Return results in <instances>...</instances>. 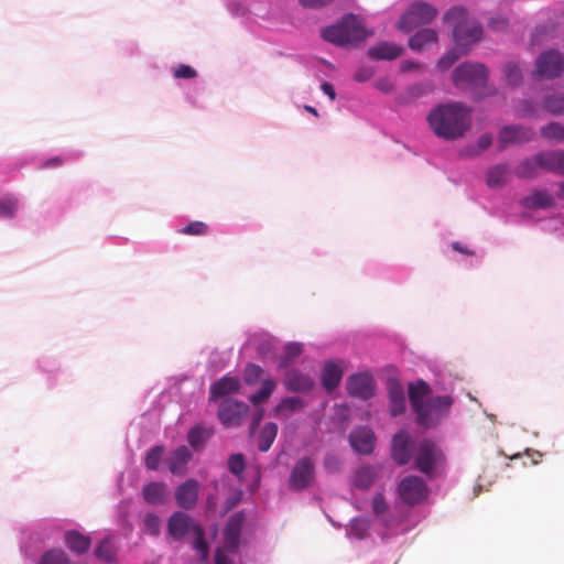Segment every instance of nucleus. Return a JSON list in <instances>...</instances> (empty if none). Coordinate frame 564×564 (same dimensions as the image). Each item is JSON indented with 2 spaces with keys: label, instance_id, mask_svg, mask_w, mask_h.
<instances>
[{
  "label": "nucleus",
  "instance_id": "14",
  "mask_svg": "<svg viewBox=\"0 0 564 564\" xmlns=\"http://www.w3.org/2000/svg\"><path fill=\"white\" fill-rule=\"evenodd\" d=\"M348 393L361 400H368L373 395L372 378L367 373L352 375L347 379Z\"/></svg>",
  "mask_w": 564,
  "mask_h": 564
},
{
  "label": "nucleus",
  "instance_id": "19",
  "mask_svg": "<svg viewBox=\"0 0 564 564\" xmlns=\"http://www.w3.org/2000/svg\"><path fill=\"white\" fill-rule=\"evenodd\" d=\"M387 389L390 402V414L391 416H399L405 412L406 401L404 389L401 382L397 379H389L387 382Z\"/></svg>",
  "mask_w": 564,
  "mask_h": 564
},
{
  "label": "nucleus",
  "instance_id": "55",
  "mask_svg": "<svg viewBox=\"0 0 564 564\" xmlns=\"http://www.w3.org/2000/svg\"><path fill=\"white\" fill-rule=\"evenodd\" d=\"M489 26L495 31H502L508 26V20L502 17L491 18L489 20Z\"/></svg>",
  "mask_w": 564,
  "mask_h": 564
},
{
  "label": "nucleus",
  "instance_id": "29",
  "mask_svg": "<svg viewBox=\"0 0 564 564\" xmlns=\"http://www.w3.org/2000/svg\"><path fill=\"white\" fill-rule=\"evenodd\" d=\"M438 40L436 31L432 29H423L417 31L409 40V46L413 51H423L435 44Z\"/></svg>",
  "mask_w": 564,
  "mask_h": 564
},
{
  "label": "nucleus",
  "instance_id": "44",
  "mask_svg": "<svg viewBox=\"0 0 564 564\" xmlns=\"http://www.w3.org/2000/svg\"><path fill=\"white\" fill-rule=\"evenodd\" d=\"M40 564H69V558L63 550L52 549L42 555Z\"/></svg>",
  "mask_w": 564,
  "mask_h": 564
},
{
  "label": "nucleus",
  "instance_id": "62",
  "mask_svg": "<svg viewBox=\"0 0 564 564\" xmlns=\"http://www.w3.org/2000/svg\"><path fill=\"white\" fill-rule=\"evenodd\" d=\"M321 88H322L323 93L326 94L332 100H334L336 98L335 89L330 83H328V82L323 83Z\"/></svg>",
  "mask_w": 564,
  "mask_h": 564
},
{
  "label": "nucleus",
  "instance_id": "54",
  "mask_svg": "<svg viewBox=\"0 0 564 564\" xmlns=\"http://www.w3.org/2000/svg\"><path fill=\"white\" fill-rule=\"evenodd\" d=\"M175 78L192 79L197 76V72L189 65L181 64L173 69Z\"/></svg>",
  "mask_w": 564,
  "mask_h": 564
},
{
  "label": "nucleus",
  "instance_id": "33",
  "mask_svg": "<svg viewBox=\"0 0 564 564\" xmlns=\"http://www.w3.org/2000/svg\"><path fill=\"white\" fill-rule=\"evenodd\" d=\"M540 170L541 167L538 163V154H535L533 158L521 161L516 167L514 173L519 178L531 180L539 175Z\"/></svg>",
  "mask_w": 564,
  "mask_h": 564
},
{
  "label": "nucleus",
  "instance_id": "39",
  "mask_svg": "<svg viewBox=\"0 0 564 564\" xmlns=\"http://www.w3.org/2000/svg\"><path fill=\"white\" fill-rule=\"evenodd\" d=\"M275 388L276 383L273 379H265L262 382L261 389L257 393L250 395L249 401L254 405L264 402L270 398Z\"/></svg>",
  "mask_w": 564,
  "mask_h": 564
},
{
  "label": "nucleus",
  "instance_id": "50",
  "mask_svg": "<svg viewBox=\"0 0 564 564\" xmlns=\"http://www.w3.org/2000/svg\"><path fill=\"white\" fill-rule=\"evenodd\" d=\"M246 463L242 454H232L228 459V469L231 474L240 477L245 471Z\"/></svg>",
  "mask_w": 564,
  "mask_h": 564
},
{
  "label": "nucleus",
  "instance_id": "32",
  "mask_svg": "<svg viewBox=\"0 0 564 564\" xmlns=\"http://www.w3.org/2000/svg\"><path fill=\"white\" fill-rule=\"evenodd\" d=\"M194 534L193 549L198 554L199 558L205 562L209 557V546L205 540V531L200 524L192 525Z\"/></svg>",
  "mask_w": 564,
  "mask_h": 564
},
{
  "label": "nucleus",
  "instance_id": "51",
  "mask_svg": "<svg viewBox=\"0 0 564 564\" xmlns=\"http://www.w3.org/2000/svg\"><path fill=\"white\" fill-rule=\"evenodd\" d=\"M18 208V202L14 198H4L0 200V218L12 217Z\"/></svg>",
  "mask_w": 564,
  "mask_h": 564
},
{
  "label": "nucleus",
  "instance_id": "37",
  "mask_svg": "<svg viewBox=\"0 0 564 564\" xmlns=\"http://www.w3.org/2000/svg\"><path fill=\"white\" fill-rule=\"evenodd\" d=\"M304 408V402L299 397H290L282 399L274 409L275 416H284Z\"/></svg>",
  "mask_w": 564,
  "mask_h": 564
},
{
  "label": "nucleus",
  "instance_id": "49",
  "mask_svg": "<svg viewBox=\"0 0 564 564\" xmlns=\"http://www.w3.org/2000/svg\"><path fill=\"white\" fill-rule=\"evenodd\" d=\"M303 351V346L300 343H289L284 349V356L282 357V366H286L299 357Z\"/></svg>",
  "mask_w": 564,
  "mask_h": 564
},
{
  "label": "nucleus",
  "instance_id": "52",
  "mask_svg": "<svg viewBox=\"0 0 564 564\" xmlns=\"http://www.w3.org/2000/svg\"><path fill=\"white\" fill-rule=\"evenodd\" d=\"M389 509V506L381 492H378L372 498V511L376 516H383Z\"/></svg>",
  "mask_w": 564,
  "mask_h": 564
},
{
  "label": "nucleus",
  "instance_id": "6",
  "mask_svg": "<svg viewBox=\"0 0 564 564\" xmlns=\"http://www.w3.org/2000/svg\"><path fill=\"white\" fill-rule=\"evenodd\" d=\"M437 14L435 8L427 2H413L410 9L400 18L398 28L409 33L415 28L430 23Z\"/></svg>",
  "mask_w": 564,
  "mask_h": 564
},
{
  "label": "nucleus",
  "instance_id": "3",
  "mask_svg": "<svg viewBox=\"0 0 564 564\" xmlns=\"http://www.w3.org/2000/svg\"><path fill=\"white\" fill-rule=\"evenodd\" d=\"M444 22L453 28V37L457 48H467L482 36L481 25L462 7H454L444 15Z\"/></svg>",
  "mask_w": 564,
  "mask_h": 564
},
{
  "label": "nucleus",
  "instance_id": "4",
  "mask_svg": "<svg viewBox=\"0 0 564 564\" xmlns=\"http://www.w3.org/2000/svg\"><path fill=\"white\" fill-rule=\"evenodd\" d=\"M414 468L432 477L443 466L445 456L442 448L433 441L424 438L413 447Z\"/></svg>",
  "mask_w": 564,
  "mask_h": 564
},
{
  "label": "nucleus",
  "instance_id": "40",
  "mask_svg": "<svg viewBox=\"0 0 564 564\" xmlns=\"http://www.w3.org/2000/svg\"><path fill=\"white\" fill-rule=\"evenodd\" d=\"M541 135L550 141L564 142V126L551 122L541 128Z\"/></svg>",
  "mask_w": 564,
  "mask_h": 564
},
{
  "label": "nucleus",
  "instance_id": "46",
  "mask_svg": "<svg viewBox=\"0 0 564 564\" xmlns=\"http://www.w3.org/2000/svg\"><path fill=\"white\" fill-rule=\"evenodd\" d=\"M209 231V227L207 224L203 221H191L188 225L178 230L182 235L189 236H205Z\"/></svg>",
  "mask_w": 564,
  "mask_h": 564
},
{
  "label": "nucleus",
  "instance_id": "63",
  "mask_svg": "<svg viewBox=\"0 0 564 564\" xmlns=\"http://www.w3.org/2000/svg\"><path fill=\"white\" fill-rule=\"evenodd\" d=\"M426 91L427 90L422 85H415L409 89L410 95L414 98L423 96Z\"/></svg>",
  "mask_w": 564,
  "mask_h": 564
},
{
  "label": "nucleus",
  "instance_id": "16",
  "mask_svg": "<svg viewBox=\"0 0 564 564\" xmlns=\"http://www.w3.org/2000/svg\"><path fill=\"white\" fill-rule=\"evenodd\" d=\"M412 455L410 436L406 432L400 431L392 438L391 456L399 466H404L411 460Z\"/></svg>",
  "mask_w": 564,
  "mask_h": 564
},
{
  "label": "nucleus",
  "instance_id": "8",
  "mask_svg": "<svg viewBox=\"0 0 564 564\" xmlns=\"http://www.w3.org/2000/svg\"><path fill=\"white\" fill-rule=\"evenodd\" d=\"M398 494L403 503L415 506L427 498L429 489L423 478L410 475L400 481Z\"/></svg>",
  "mask_w": 564,
  "mask_h": 564
},
{
  "label": "nucleus",
  "instance_id": "45",
  "mask_svg": "<svg viewBox=\"0 0 564 564\" xmlns=\"http://www.w3.org/2000/svg\"><path fill=\"white\" fill-rule=\"evenodd\" d=\"M505 78L508 85L518 86L522 80V70L520 65L516 63H508L505 66Z\"/></svg>",
  "mask_w": 564,
  "mask_h": 564
},
{
  "label": "nucleus",
  "instance_id": "58",
  "mask_svg": "<svg viewBox=\"0 0 564 564\" xmlns=\"http://www.w3.org/2000/svg\"><path fill=\"white\" fill-rule=\"evenodd\" d=\"M264 414V410L262 408L258 409L253 414L251 419V425H250V433L253 434L256 430L258 429L262 417Z\"/></svg>",
  "mask_w": 564,
  "mask_h": 564
},
{
  "label": "nucleus",
  "instance_id": "48",
  "mask_svg": "<svg viewBox=\"0 0 564 564\" xmlns=\"http://www.w3.org/2000/svg\"><path fill=\"white\" fill-rule=\"evenodd\" d=\"M144 532L156 536L160 533L161 520L154 513H147L143 520Z\"/></svg>",
  "mask_w": 564,
  "mask_h": 564
},
{
  "label": "nucleus",
  "instance_id": "53",
  "mask_svg": "<svg viewBox=\"0 0 564 564\" xmlns=\"http://www.w3.org/2000/svg\"><path fill=\"white\" fill-rule=\"evenodd\" d=\"M324 468L329 473H338L341 468V459L335 454H327L323 462Z\"/></svg>",
  "mask_w": 564,
  "mask_h": 564
},
{
  "label": "nucleus",
  "instance_id": "42",
  "mask_svg": "<svg viewBox=\"0 0 564 564\" xmlns=\"http://www.w3.org/2000/svg\"><path fill=\"white\" fill-rule=\"evenodd\" d=\"M564 105V94H553L547 97H545L543 101L544 109L554 115L560 116L563 115V108Z\"/></svg>",
  "mask_w": 564,
  "mask_h": 564
},
{
  "label": "nucleus",
  "instance_id": "35",
  "mask_svg": "<svg viewBox=\"0 0 564 564\" xmlns=\"http://www.w3.org/2000/svg\"><path fill=\"white\" fill-rule=\"evenodd\" d=\"M213 433L214 431L212 427L196 425L188 431L187 441L194 449H197L205 444Z\"/></svg>",
  "mask_w": 564,
  "mask_h": 564
},
{
  "label": "nucleus",
  "instance_id": "10",
  "mask_svg": "<svg viewBox=\"0 0 564 564\" xmlns=\"http://www.w3.org/2000/svg\"><path fill=\"white\" fill-rule=\"evenodd\" d=\"M564 72V56L557 51L542 53L535 62V76L539 78H556Z\"/></svg>",
  "mask_w": 564,
  "mask_h": 564
},
{
  "label": "nucleus",
  "instance_id": "38",
  "mask_svg": "<svg viewBox=\"0 0 564 564\" xmlns=\"http://www.w3.org/2000/svg\"><path fill=\"white\" fill-rule=\"evenodd\" d=\"M95 555L98 560L106 563H112L116 561V547L110 538L104 539L95 551Z\"/></svg>",
  "mask_w": 564,
  "mask_h": 564
},
{
  "label": "nucleus",
  "instance_id": "1",
  "mask_svg": "<svg viewBox=\"0 0 564 564\" xmlns=\"http://www.w3.org/2000/svg\"><path fill=\"white\" fill-rule=\"evenodd\" d=\"M427 121L438 138L456 140L464 137L470 128V109L460 102L438 105L430 111Z\"/></svg>",
  "mask_w": 564,
  "mask_h": 564
},
{
  "label": "nucleus",
  "instance_id": "15",
  "mask_svg": "<svg viewBox=\"0 0 564 564\" xmlns=\"http://www.w3.org/2000/svg\"><path fill=\"white\" fill-rule=\"evenodd\" d=\"M199 484L195 479H187L175 490V501L178 507L191 510L198 500Z\"/></svg>",
  "mask_w": 564,
  "mask_h": 564
},
{
  "label": "nucleus",
  "instance_id": "34",
  "mask_svg": "<svg viewBox=\"0 0 564 564\" xmlns=\"http://www.w3.org/2000/svg\"><path fill=\"white\" fill-rule=\"evenodd\" d=\"M509 169L507 164H498L487 172L486 182L489 187H501L506 184Z\"/></svg>",
  "mask_w": 564,
  "mask_h": 564
},
{
  "label": "nucleus",
  "instance_id": "61",
  "mask_svg": "<svg viewBox=\"0 0 564 564\" xmlns=\"http://www.w3.org/2000/svg\"><path fill=\"white\" fill-rule=\"evenodd\" d=\"M421 68V65L417 64V63H414L412 61H403L401 63V66H400V69L401 72L403 73H409L411 70H414V69H420Z\"/></svg>",
  "mask_w": 564,
  "mask_h": 564
},
{
  "label": "nucleus",
  "instance_id": "41",
  "mask_svg": "<svg viewBox=\"0 0 564 564\" xmlns=\"http://www.w3.org/2000/svg\"><path fill=\"white\" fill-rule=\"evenodd\" d=\"M164 454V447L162 445H155L150 448L144 457V465L149 470H156L162 460Z\"/></svg>",
  "mask_w": 564,
  "mask_h": 564
},
{
  "label": "nucleus",
  "instance_id": "5",
  "mask_svg": "<svg viewBox=\"0 0 564 564\" xmlns=\"http://www.w3.org/2000/svg\"><path fill=\"white\" fill-rule=\"evenodd\" d=\"M453 398L441 395L429 399L423 406L415 412L417 425L424 429L435 427L449 412Z\"/></svg>",
  "mask_w": 564,
  "mask_h": 564
},
{
  "label": "nucleus",
  "instance_id": "7",
  "mask_svg": "<svg viewBox=\"0 0 564 564\" xmlns=\"http://www.w3.org/2000/svg\"><path fill=\"white\" fill-rule=\"evenodd\" d=\"M487 76V68L482 64L463 63L454 69L452 78L456 87L466 88L482 86Z\"/></svg>",
  "mask_w": 564,
  "mask_h": 564
},
{
  "label": "nucleus",
  "instance_id": "12",
  "mask_svg": "<svg viewBox=\"0 0 564 564\" xmlns=\"http://www.w3.org/2000/svg\"><path fill=\"white\" fill-rule=\"evenodd\" d=\"M246 521L243 511H238L229 517L224 528V549L228 552H236L240 544L242 527Z\"/></svg>",
  "mask_w": 564,
  "mask_h": 564
},
{
  "label": "nucleus",
  "instance_id": "9",
  "mask_svg": "<svg viewBox=\"0 0 564 564\" xmlns=\"http://www.w3.org/2000/svg\"><path fill=\"white\" fill-rule=\"evenodd\" d=\"M315 480V462L312 457L300 458L293 466L289 477V488L302 491L308 488Z\"/></svg>",
  "mask_w": 564,
  "mask_h": 564
},
{
  "label": "nucleus",
  "instance_id": "26",
  "mask_svg": "<svg viewBox=\"0 0 564 564\" xmlns=\"http://www.w3.org/2000/svg\"><path fill=\"white\" fill-rule=\"evenodd\" d=\"M403 52V48L397 44L389 42H381L368 50V56L372 59H387L392 61L399 57Z\"/></svg>",
  "mask_w": 564,
  "mask_h": 564
},
{
  "label": "nucleus",
  "instance_id": "57",
  "mask_svg": "<svg viewBox=\"0 0 564 564\" xmlns=\"http://www.w3.org/2000/svg\"><path fill=\"white\" fill-rule=\"evenodd\" d=\"M492 143V135L490 133H484L478 138L477 147L478 151L477 153L487 150Z\"/></svg>",
  "mask_w": 564,
  "mask_h": 564
},
{
  "label": "nucleus",
  "instance_id": "18",
  "mask_svg": "<svg viewBox=\"0 0 564 564\" xmlns=\"http://www.w3.org/2000/svg\"><path fill=\"white\" fill-rule=\"evenodd\" d=\"M349 443L357 453L367 455L375 448L376 436L370 429L358 427L349 434Z\"/></svg>",
  "mask_w": 564,
  "mask_h": 564
},
{
  "label": "nucleus",
  "instance_id": "31",
  "mask_svg": "<svg viewBox=\"0 0 564 564\" xmlns=\"http://www.w3.org/2000/svg\"><path fill=\"white\" fill-rule=\"evenodd\" d=\"M142 495L148 503L159 505L165 499L166 487L163 482L152 481L144 486Z\"/></svg>",
  "mask_w": 564,
  "mask_h": 564
},
{
  "label": "nucleus",
  "instance_id": "24",
  "mask_svg": "<svg viewBox=\"0 0 564 564\" xmlns=\"http://www.w3.org/2000/svg\"><path fill=\"white\" fill-rule=\"evenodd\" d=\"M64 542L72 552L82 555L89 550L91 539L77 530H68L64 533Z\"/></svg>",
  "mask_w": 564,
  "mask_h": 564
},
{
  "label": "nucleus",
  "instance_id": "56",
  "mask_svg": "<svg viewBox=\"0 0 564 564\" xmlns=\"http://www.w3.org/2000/svg\"><path fill=\"white\" fill-rule=\"evenodd\" d=\"M242 492L237 491L232 496L228 497L225 501V511L228 512L234 509L241 501Z\"/></svg>",
  "mask_w": 564,
  "mask_h": 564
},
{
  "label": "nucleus",
  "instance_id": "23",
  "mask_svg": "<svg viewBox=\"0 0 564 564\" xmlns=\"http://www.w3.org/2000/svg\"><path fill=\"white\" fill-rule=\"evenodd\" d=\"M523 208L544 209L554 206L555 202L546 191L535 189L520 200Z\"/></svg>",
  "mask_w": 564,
  "mask_h": 564
},
{
  "label": "nucleus",
  "instance_id": "43",
  "mask_svg": "<svg viewBox=\"0 0 564 564\" xmlns=\"http://www.w3.org/2000/svg\"><path fill=\"white\" fill-rule=\"evenodd\" d=\"M458 50L460 51L459 53H457V50L454 48L443 55L437 62V68L442 72L449 69L462 55H465L468 52V48Z\"/></svg>",
  "mask_w": 564,
  "mask_h": 564
},
{
  "label": "nucleus",
  "instance_id": "2",
  "mask_svg": "<svg viewBox=\"0 0 564 564\" xmlns=\"http://www.w3.org/2000/svg\"><path fill=\"white\" fill-rule=\"evenodd\" d=\"M372 33L369 32L362 20L352 13L344 15L337 23L321 30V36L337 46H356Z\"/></svg>",
  "mask_w": 564,
  "mask_h": 564
},
{
  "label": "nucleus",
  "instance_id": "47",
  "mask_svg": "<svg viewBox=\"0 0 564 564\" xmlns=\"http://www.w3.org/2000/svg\"><path fill=\"white\" fill-rule=\"evenodd\" d=\"M263 373V369L256 364H248L243 371V380L248 386L256 384Z\"/></svg>",
  "mask_w": 564,
  "mask_h": 564
},
{
  "label": "nucleus",
  "instance_id": "28",
  "mask_svg": "<svg viewBox=\"0 0 564 564\" xmlns=\"http://www.w3.org/2000/svg\"><path fill=\"white\" fill-rule=\"evenodd\" d=\"M341 378H343V370L338 365H336L332 361H328L324 365L322 375H321V380H322L323 387L327 391L330 392L334 389H336L339 386Z\"/></svg>",
  "mask_w": 564,
  "mask_h": 564
},
{
  "label": "nucleus",
  "instance_id": "17",
  "mask_svg": "<svg viewBox=\"0 0 564 564\" xmlns=\"http://www.w3.org/2000/svg\"><path fill=\"white\" fill-rule=\"evenodd\" d=\"M538 163L542 171L564 176V151L547 150L538 153Z\"/></svg>",
  "mask_w": 564,
  "mask_h": 564
},
{
  "label": "nucleus",
  "instance_id": "20",
  "mask_svg": "<svg viewBox=\"0 0 564 564\" xmlns=\"http://www.w3.org/2000/svg\"><path fill=\"white\" fill-rule=\"evenodd\" d=\"M195 523L192 522L191 518L181 511L174 512L167 521V532L169 535L175 540H182L189 531H192V525Z\"/></svg>",
  "mask_w": 564,
  "mask_h": 564
},
{
  "label": "nucleus",
  "instance_id": "13",
  "mask_svg": "<svg viewBox=\"0 0 564 564\" xmlns=\"http://www.w3.org/2000/svg\"><path fill=\"white\" fill-rule=\"evenodd\" d=\"M534 131L523 126H506L498 133L500 149L532 140Z\"/></svg>",
  "mask_w": 564,
  "mask_h": 564
},
{
  "label": "nucleus",
  "instance_id": "21",
  "mask_svg": "<svg viewBox=\"0 0 564 564\" xmlns=\"http://www.w3.org/2000/svg\"><path fill=\"white\" fill-rule=\"evenodd\" d=\"M284 386L291 392H308L312 390L314 382L307 375L292 369L285 373Z\"/></svg>",
  "mask_w": 564,
  "mask_h": 564
},
{
  "label": "nucleus",
  "instance_id": "30",
  "mask_svg": "<svg viewBox=\"0 0 564 564\" xmlns=\"http://www.w3.org/2000/svg\"><path fill=\"white\" fill-rule=\"evenodd\" d=\"M378 477V471L375 466H362L355 473L354 484L357 488L367 490L369 489Z\"/></svg>",
  "mask_w": 564,
  "mask_h": 564
},
{
  "label": "nucleus",
  "instance_id": "64",
  "mask_svg": "<svg viewBox=\"0 0 564 564\" xmlns=\"http://www.w3.org/2000/svg\"><path fill=\"white\" fill-rule=\"evenodd\" d=\"M63 164V160L58 156L52 158L47 160L42 167L48 169V167H58Z\"/></svg>",
  "mask_w": 564,
  "mask_h": 564
},
{
  "label": "nucleus",
  "instance_id": "25",
  "mask_svg": "<svg viewBox=\"0 0 564 564\" xmlns=\"http://www.w3.org/2000/svg\"><path fill=\"white\" fill-rule=\"evenodd\" d=\"M240 389V382L237 378L224 376L219 380L215 381L209 389L210 400L225 397L230 393L238 392Z\"/></svg>",
  "mask_w": 564,
  "mask_h": 564
},
{
  "label": "nucleus",
  "instance_id": "36",
  "mask_svg": "<svg viewBox=\"0 0 564 564\" xmlns=\"http://www.w3.org/2000/svg\"><path fill=\"white\" fill-rule=\"evenodd\" d=\"M278 434L275 423H267L260 431L258 447L261 452H267L271 447Z\"/></svg>",
  "mask_w": 564,
  "mask_h": 564
},
{
  "label": "nucleus",
  "instance_id": "22",
  "mask_svg": "<svg viewBox=\"0 0 564 564\" xmlns=\"http://www.w3.org/2000/svg\"><path fill=\"white\" fill-rule=\"evenodd\" d=\"M192 459V452L187 446L175 448L167 458L169 469L173 475H183L187 463Z\"/></svg>",
  "mask_w": 564,
  "mask_h": 564
},
{
  "label": "nucleus",
  "instance_id": "27",
  "mask_svg": "<svg viewBox=\"0 0 564 564\" xmlns=\"http://www.w3.org/2000/svg\"><path fill=\"white\" fill-rule=\"evenodd\" d=\"M430 393L431 388L423 380H419L415 383L409 384V400L414 413L417 412L427 401L425 399Z\"/></svg>",
  "mask_w": 564,
  "mask_h": 564
},
{
  "label": "nucleus",
  "instance_id": "60",
  "mask_svg": "<svg viewBox=\"0 0 564 564\" xmlns=\"http://www.w3.org/2000/svg\"><path fill=\"white\" fill-rule=\"evenodd\" d=\"M368 530V524L364 521H356L352 524V531L357 536L362 538L364 533Z\"/></svg>",
  "mask_w": 564,
  "mask_h": 564
},
{
  "label": "nucleus",
  "instance_id": "59",
  "mask_svg": "<svg viewBox=\"0 0 564 564\" xmlns=\"http://www.w3.org/2000/svg\"><path fill=\"white\" fill-rule=\"evenodd\" d=\"M224 551H226L224 547H219L216 550L215 564H232V562L228 558Z\"/></svg>",
  "mask_w": 564,
  "mask_h": 564
},
{
  "label": "nucleus",
  "instance_id": "11",
  "mask_svg": "<svg viewBox=\"0 0 564 564\" xmlns=\"http://www.w3.org/2000/svg\"><path fill=\"white\" fill-rule=\"evenodd\" d=\"M248 411L249 406L246 403L234 399H225L219 405L218 419L227 429L238 426Z\"/></svg>",
  "mask_w": 564,
  "mask_h": 564
}]
</instances>
